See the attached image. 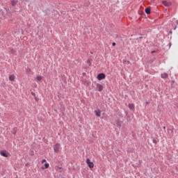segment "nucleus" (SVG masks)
I'll list each match as a JSON object with an SVG mask.
<instances>
[{
	"instance_id": "20e7f679",
	"label": "nucleus",
	"mask_w": 178,
	"mask_h": 178,
	"mask_svg": "<svg viewBox=\"0 0 178 178\" xmlns=\"http://www.w3.org/2000/svg\"><path fill=\"white\" fill-rule=\"evenodd\" d=\"M86 163L90 169H92V168H94V163L91 162L90 159H86Z\"/></svg>"
},
{
	"instance_id": "9d476101",
	"label": "nucleus",
	"mask_w": 178,
	"mask_h": 178,
	"mask_svg": "<svg viewBox=\"0 0 178 178\" xmlns=\"http://www.w3.org/2000/svg\"><path fill=\"white\" fill-rule=\"evenodd\" d=\"M145 13H147V15H151V8H145Z\"/></svg>"
},
{
	"instance_id": "1a4fd4ad",
	"label": "nucleus",
	"mask_w": 178,
	"mask_h": 178,
	"mask_svg": "<svg viewBox=\"0 0 178 178\" xmlns=\"http://www.w3.org/2000/svg\"><path fill=\"white\" fill-rule=\"evenodd\" d=\"M95 113L96 114V116H97V118L101 117V110L95 111Z\"/></svg>"
},
{
	"instance_id": "412c9836",
	"label": "nucleus",
	"mask_w": 178,
	"mask_h": 178,
	"mask_svg": "<svg viewBox=\"0 0 178 178\" xmlns=\"http://www.w3.org/2000/svg\"><path fill=\"white\" fill-rule=\"evenodd\" d=\"M163 129H166V127H164Z\"/></svg>"
},
{
	"instance_id": "f8f14e48",
	"label": "nucleus",
	"mask_w": 178,
	"mask_h": 178,
	"mask_svg": "<svg viewBox=\"0 0 178 178\" xmlns=\"http://www.w3.org/2000/svg\"><path fill=\"white\" fill-rule=\"evenodd\" d=\"M48 168H49V163H46L44 164V167H42L41 168L44 170V169H48Z\"/></svg>"
},
{
	"instance_id": "6e6552de",
	"label": "nucleus",
	"mask_w": 178,
	"mask_h": 178,
	"mask_svg": "<svg viewBox=\"0 0 178 178\" xmlns=\"http://www.w3.org/2000/svg\"><path fill=\"white\" fill-rule=\"evenodd\" d=\"M161 79H168L169 77V75H168L167 73H163L161 74Z\"/></svg>"
},
{
	"instance_id": "2eb2a0df",
	"label": "nucleus",
	"mask_w": 178,
	"mask_h": 178,
	"mask_svg": "<svg viewBox=\"0 0 178 178\" xmlns=\"http://www.w3.org/2000/svg\"><path fill=\"white\" fill-rule=\"evenodd\" d=\"M87 63H88V66H91V60L90 59H88L87 60Z\"/></svg>"
},
{
	"instance_id": "ddd939ff",
	"label": "nucleus",
	"mask_w": 178,
	"mask_h": 178,
	"mask_svg": "<svg viewBox=\"0 0 178 178\" xmlns=\"http://www.w3.org/2000/svg\"><path fill=\"white\" fill-rule=\"evenodd\" d=\"M13 80H15V75L13 74L9 76V81H13Z\"/></svg>"
},
{
	"instance_id": "dca6fc26",
	"label": "nucleus",
	"mask_w": 178,
	"mask_h": 178,
	"mask_svg": "<svg viewBox=\"0 0 178 178\" xmlns=\"http://www.w3.org/2000/svg\"><path fill=\"white\" fill-rule=\"evenodd\" d=\"M116 124H117V126H119V127H120V122H117Z\"/></svg>"
},
{
	"instance_id": "423d86ee",
	"label": "nucleus",
	"mask_w": 178,
	"mask_h": 178,
	"mask_svg": "<svg viewBox=\"0 0 178 178\" xmlns=\"http://www.w3.org/2000/svg\"><path fill=\"white\" fill-rule=\"evenodd\" d=\"M128 106L130 111H132V112H134V111H136V107L134 104H129Z\"/></svg>"
},
{
	"instance_id": "a211bd4d",
	"label": "nucleus",
	"mask_w": 178,
	"mask_h": 178,
	"mask_svg": "<svg viewBox=\"0 0 178 178\" xmlns=\"http://www.w3.org/2000/svg\"><path fill=\"white\" fill-rule=\"evenodd\" d=\"M112 45H113V47H115L116 45V43L115 42H113Z\"/></svg>"
},
{
	"instance_id": "0eeeda50",
	"label": "nucleus",
	"mask_w": 178,
	"mask_h": 178,
	"mask_svg": "<svg viewBox=\"0 0 178 178\" xmlns=\"http://www.w3.org/2000/svg\"><path fill=\"white\" fill-rule=\"evenodd\" d=\"M162 3L164 5V6H170V5H172V3L165 0L162 1Z\"/></svg>"
},
{
	"instance_id": "4468645a",
	"label": "nucleus",
	"mask_w": 178,
	"mask_h": 178,
	"mask_svg": "<svg viewBox=\"0 0 178 178\" xmlns=\"http://www.w3.org/2000/svg\"><path fill=\"white\" fill-rule=\"evenodd\" d=\"M16 3H17V0H13L11 1V4L13 5V6H15V5H16Z\"/></svg>"
},
{
	"instance_id": "f03ea898",
	"label": "nucleus",
	"mask_w": 178,
	"mask_h": 178,
	"mask_svg": "<svg viewBox=\"0 0 178 178\" xmlns=\"http://www.w3.org/2000/svg\"><path fill=\"white\" fill-rule=\"evenodd\" d=\"M0 155H1V156H3L4 158H8V156H9L10 154L6 150H1V151H0Z\"/></svg>"
},
{
	"instance_id": "39448f33",
	"label": "nucleus",
	"mask_w": 178,
	"mask_h": 178,
	"mask_svg": "<svg viewBox=\"0 0 178 178\" xmlns=\"http://www.w3.org/2000/svg\"><path fill=\"white\" fill-rule=\"evenodd\" d=\"M106 76H105V74L104 73H101V74H99L97 75V80H104V79H105Z\"/></svg>"
},
{
	"instance_id": "f3484780",
	"label": "nucleus",
	"mask_w": 178,
	"mask_h": 178,
	"mask_svg": "<svg viewBox=\"0 0 178 178\" xmlns=\"http://www.w3.org/2000/svg\"><path fill=\"white\" fill-rule=\"evenodd\" d=\"M44 162H47V160L43 159V160L42 161V163H44Z\"/></svg>"
},
{
	"instance_id": "9b49d317",
	"label": "nucleus",
	"mask_w": 178,
	"mask_h": 178,
	"mask_svg": "<svg viewBox=\"0 0 178 178\" xmlns=\"http://www.w3.org/2000/svg\"><path fill=\"white\" fill-rule=\"evenodd\" d=\"M41 80H42V76H36V78H35L36 81H41Z\"/></svg>"
},
{
	"instance_id": "7ed1b4c3",
	"label": "nucleus",
	"mask_w": 178,
	"mask_h": 178,
	"mask_svg": "<svg viewBox=\"0 0 178 178\" xmlns=\"http://www.w3.org/2000/svg\"><path fill=\"white\" fill-rule=\"evenodd\" d=\"M54 149L55 152H59L60 151V144L56 143L54 147Z\"/></svg>"
},
{
	"instance_id": "f257e3e1",
	"label": "nucleus",
	"mask_w": 178,
	"mask_h": 178,
	"mask_svg": "<svg viewBox=\"0 0 178 178\" xmlns=\"http://www.w3.org/2000/svg\"><path fill=\"white\" fill-rule=\"evenodd\" d=\"M104 90V86H102L101 83H97L96 84V88H95V91H99L101 92Z\"/></svg>"
},
{
	"instance_id": "aec40b11",
	"label": "nucleus",
	"mask_w": 178,
	"mask_h": 178,
	"mask_svg": "<svg viewBox=\"0 0 178 178\" xmlns=\"http://www.w3.org/2000/svg\"><path fill=\"white\" fill-rule=\"evenodd\" d=\"M155 52V51H152V54H154Z\"/></svg>"
},
{
	"instance_id": "6ab92c4d",
	"label": "nucleus",
	"mask_w": 178,
	"mask_h": 178,
	"mask_svg": "<svg viewBox=\"0 0 178 178\" xmlns=\"http://www.w3.org/2000/svg\"><path fill=\"white\" fill-rule=\"evenodd\" d=\"M31 94H32V95H35V93H34V92H32Z\"/></svg>"
}]
</instances>
